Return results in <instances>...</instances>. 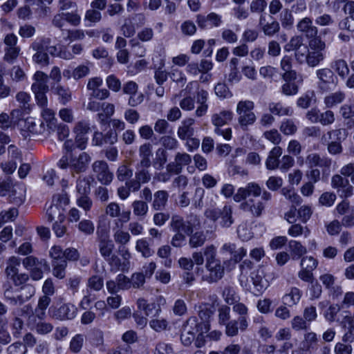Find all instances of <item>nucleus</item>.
Instances as JSON below:
<instances>
[{"mask_svg": "<svg viewBox=\"0 0 354 354\" xmlns=\"http://www.w3.org/2000/svg\"><path fill=\"white\" fill-rule=\"evenodd\" d=\"M305 233L307 236L310 234V230L308 227H304L301 224H293L288 230V234L292 237H297Z\"/></svg>", "mask_w": 354, "mask_h": 354, "instance_id": "58", "label": "nucleus"}, {"mask_svg": "<svg viewBox=\"0 0 354 354\" xmlns=\"http://www.w3.org/2000/svg\"><path fill=\"white\" fill-rule=\"evenodd\" d=\"M195 120L192 118H187L181 122L177 130V135L181 140H186L192 137L194 134V125Z\"/></svg>", "mask_w": 354, "mask_h": 354, "instance_id": "22", "label": "nucleus"}, {"mask_svg": "<svg viewBox=\"0 0 354 354\" xmlns=\"http://www.w3.org/2000/svg\"><path fill=\"white\" fill-rule=\"evenodd\" d=\"M91 160V158L86 152H82L78 156L69 153L62 156L58 161L57 165L62 169L69 168L73 176H74L75 174L86 171Z\"/></svg>", "mask_w": 354, "mask_h": 354, "instance_id": "1", "label": "nucleus"}, {"mask_svg": "<svg viewBox=\"0 0 354 354\" xmlns=\"http://www.w3.org/2000/svg\"><path fill=\"white\" fill-rule=\"evenodd\" d=\"M33 83L31 85V91H49L48 84V76L41 71H37L32 76Z\"/></svg>", "mask_w": 354, "mask_h": 354, "instance_id": "24", "label": "nucleus"}, {"mask_svg": "<svg viewBox=\"0 0 354 354\" xmlns=\"http://www.w3.org/2000/svg\"><path fill=\"white\" fill-rule=\"evenodd\" d=\"M77 314V308L71 304H64L55 310L53 317L60 320L72 319Z\"/></svg>", "mask_w": 354, "mask_h": 354, "instance_id": "19", "label": "nucleus"}, {"mask_svg": "<svg viewBox=\"0 0 354 354\" xmlns=\"http://www.w3.org/2000/svg\"><path fill=\"white\" fill-rule=\"evenodd\" d=\"M24 129L22 131L29 132L33 135H41L46 131V127L44 122H41L37 125L35 120L32 118L28 117L24 120Z\"/></svg>", "mask_w": 354, "mask_h": 354, "instance_id": "28", "label": "nucleus"}, {"mask_svg": "<svg viewBox=\"0 0 354 354\" xmlns=\"http://www.w3.org/2000/svg\"><path fill=\"white\" fill-rule=\"evenodd\" d=\"M22 263L27 270L30 271V276L33 280H39L42 278L44 261H39L33 256H29L24 259Z\"/></svg>", "mask_w": 354, "mask_h": 354, "instance_id": "9", "label": "nucleus"}, {"mask_svg": "<svg viewBox=\"0 0 354 354\" xmlns=\"http://www.w3.org/2000/svg\"><path fill=\"white\" fill-rule=\"evenodd\" d=\"M233 113L230 110H223L212 115L211 121L215 129L220 128L230 122L233 119Z\"/></svg>", "mask_w": 354, "mask_h": 354, "instance_id": "25", "label": "nucleus"}, {"mask_svg": "<svg viewBox=\"0 0 354 354\" xmlns=\"http://www.w3.org/2000/svg\"><path fill=\"white\" fill-rule=\"evenodd\" d=\"M232 310L238 315V322H239V328L241 332L245 331L249 326L248 322V308L243 303H235L232 307Z\"/></svg>", "mask_w": 354, "mask_h": 354, "instance_id": "18", "label": "nucleus"}, {"mask_svg": "<svg viewBox=\"0 0 354 354\" xmlns=\"http://www.w3.org/2000/svg\"><path fill=\"white\" fill-rule=\"evenodd\" d=\"M205 215L211 220L217 221L218 225L223 228L230 227L234 221L233 209L232 206L229 205H226L222 208L207 210Z\"/></svg>", "mask_w": 354, "mask_h": 354, "instance_id": "5", "label": "nucleus"}, {"mask_svg": "<svg viewBox=\"0 0 354 354\" xmlns=\"http://www.w3.org/2000/svg\"><path fill=\"white\" fill-rule=\"evenodd\" d=\"M243 201L239 206L241 210L250 212L255 217H259L262 214L265 205L261 201H257L254 198Z\"/></svg>", "mask_w": 354, "mask_h": 354, "instance_id": "15", "label": "nucleus"}, {"mask_svg": "<svg viewBox=\"0 0 354 354\" xmlns=\"http://www.w3.org/2000/svg\"><path fill=\"white\" fill-rule=\"evenodd\" d=\"M90 131V124L86 120L78 121L73 127V132L77 136H86Z\"/></svg>", "mask_w": 354, "mask_h": 354, "instance_id": "56", "label": "nucleus"}, {"mask_svg": "<svg viewBox=\"0 0 354 354\" xmlns=\"http://www.w3.org/2000/svg\"><path fill=\"white\" fill-rule=\"evenodd\" d=\"M317 342V335L314 332H307L304 335V341L302 342L303 349L308 351L313 348Z\"/></svg>", "mask_w": 354, "mask_h": 354, "instance_id": "48", "label": "nucleus"}, {"mask_svg": "<svg viewBox=\"0 0 354 354\" xmlns=\"http://www.w3.org/2000/svg\"><path fill=\"white\" fill-rule=\"evenodd\" d=\"M133 176V171L127 165L120 166L117 171V178L120 181H127Z\"/></svg>", "mask_w": 354, "mask_h": 354, "instance_id": "64", "label": "nucleus"}, {"mask_svg": "<svg viewBox=\"0 0 354 354\" xmlns=\"http://www.w3.org/2000/svg\"><path fill=\"white\" fill-rule=\"evenodd\" d=\"M315 94L314 91H308L298 98L297 104L301 109H307L310 106L313 100H315Z\"/></svg>", "mask_w": 354, "mask_h": 354, "instance_id": "51", "label": "nucleus"}, {"mask_svg": "<svg viewBox=\"0 0 354 354\" xmlns=\"http://www.w3.org/2000/svg\"><path fill=\"white\" fill-rule=\"evenodd\" d=\"M50 39L49 38H37L31 44V48L35 51H46Z\"/></svg>", "mask_w": 354, "mask_h": 354, "instance_id": "57", "label": "nucleus"}, {"mask_svg": "<svg viewBox=\"0 0 354 354\" xmlns=\"http://www.w3.org/2000/svg\"><path fill=\"white\" fill-rule=\"evenodd\" d=\"M122 227H113V239L117 244L122 245H127L131 240V234L129 232L122 230Z\"/></svg>", "mask_w": 354, "mask_h": 354, "instance_id": "38", "label": "nucleus"}, {"mask_svg": "<svg viewBox=\"0 0 354 354\" xmlns=\"http://www.w3.org/2000/svg\"><path fill=\"white\" fill-rule=\"evenodd\" d=\"M342 223L338 220H333L325 223L326 232L330 236L339 234L342 230Z\"/></svg>", "mask_w": 354, "mask_h": 354, "instance_id": "62", "label": "nucleus"}, {"mask_svg": "<svg viewBox=\"0 0 354 354\" xmlns=\"http://www.w3.org/2000/svg\"><path fill=\"white\" fill-rule=\"evenodd\" d=\"M330 0H313L310 4V12L314 15H321Z\"/></svg>", "mask_w": 354, "mask_h": 354, "instance_id": "55", "label": "nucleus"}, {"mask_svg": "<svg viewBox=\"0 0 354 354\" xmlns=\"http://www.w3.org/2000/svg\"><path fill=\"white\" fill-rule=\"evenodd\" d=\"M63 199L60 195H55L53 197L52 203L46 209V216L49 222H52L56 218L61 222H64L65 216L64 210L59 205Z\"/></svg>", "mask_w": 354, "mask_h": 354, "instance_id": "12", "label": "nucleus"}, {"mask_svg": "<svg viewBox=\"0 0 354 354\" xmlns=\"http://www.w3.org/2000/svg\"><path fill=\"white\" fill-rule=\"evenodd\" d=\"M167 161V151L159 148L156 151V158L153 161V166L157 170H161Z\"/></svg>", "mask_w": 354, "mask_h": 354, "instance_id": "42", "label": "nucleus"}, {"mask_svg": "<svg viewBox=\"0 0 354 354\" xmlns=\"http://www.w3.org/2000/svg\"><path fill=\"white\" fill-rule=\"evenodd\" d=\"M54 93L59 97V100L61 104H66L71 100V92L68 88L64 87L62 85H57L54 88Z\"/></svg>", "mask_w": 354, "mask_h": 354, "instance_id": "41", "label": "nucleus"}, {"mask_svg": "<svg viewBox=\"0 0 354 354\" xmlns=\"http://www.w3.org/2000/svg\"><path fill=\"white\" fill-rule=\"evenodd\" d=\"M345 99V93L339 91L330 93L324 98V103L327 108H333L342 103Z\"/></svg>", "mask_w": 354, "mask_h": 354, "instance_id": "35", "label": "nucleus"}, {"mask_svg": "<svg viewBox=\"0 0 354 354\" xmlns=\"http://www.w3.org/2000/svg\"><path fill=\"white\" fill-rule=\"evenodd\" d=\"M20 50L19 46L5 47L3 59L8 63H12L18 57Z\"/></svg>", "mask_w": 354, "mask_h": 354, "instance_id": "52", "label": "nucleus"}, {"mask_svg": "<svg viewBox=\"0 0 354 354\" xmlns=\"http://www.w3.org/2000/svg\"><path fill=\"white\" fill-rule=\"evenodd\" d=\"M288 248L290 255L293 260L302 258L307 253V248L303 245L301 242L295 240H291L288 243Z\"/></svg>", "mask_w": 354, "mask_h": 354, "instance_id": "29", "label": "nucleus"}, {"mask_svg": "<svg viewBox=\"0 0 354 354\" xmlns=\"http://www.w3.org/2000/svg\"><path fill=\"white\" fill-rule=\"evenodd\" d=\"M331 68L342 78H345L349 73V68L344 59H337L331 64Z\"/></svg>", "mask_w": 354, "mask_h": 354, "instance_id": "44", "label": "nucleus"}, {"mask_svg": "<svg viewBox=\"0 0 354 354\" xmlns=\"http://www.w3.org/2000/svg\"><path fill=\"white\" fill-rule=\"evenodd\" d=\"M251 279L254 285V294H261L269 286V281L265 278L263 269H258L252 272Z\"/></svg>", "mask_w": 354, "mask_h": 354, "instance_id": "16", "label": "nucleus"}, {"mask_svg": "<svg viewBox=\"0 0 354 354\" xmlns=\"http://www.w3.org/2000/svg\"><path fill=\"white\" fill-rule=\"evenodd\" d=\"M16 101L19 104V107L24 110L26 114H28L32 110L31 96L25 91H19L16 94Z\"/></svg>", "mask_w": 354, "mask_h": 354, "instance_id": "31", "label": "nucleus"}, {"mask_svg": "<svg viewBox=\"0 0 354 354\" xmlns=\"http://www.w3.org/2000/svg\"><path fill=\"white\" fill-rule=\"evenodd\" d=\"M18 216V210L16 208H11L9 210H4L0 212V227L3 223L12 221Z\"/></svg>", "mask_w": 354, "mask_h": 354, "instance_id": "59", "label": "nucleus"}, {"mask_svg": "<svg viewBox=\"0 0 354 354\" xmlns=\"http://www.w3.org/2000/svg\"><path fill=\"white\" fill-rule=\"evenodd\" d=\"M35 95L37 105L40 108H46L48 106V100L46 93L48 91H32Z\"/></svg>", "mask_w": 354, "mask_h": 354, "instance_id": "60", "label": "nucleus"}, {"mask_svg": "<svg viewBox=\"0 0 354 354\" xmlns=\"http://www.w3.org/2000/svg\"><path fill=\"white\" fill-rule=\"evenodd\" d=\"M152 207L155 210L163 209L167 203L169 194L165 190H159L155 192L153 195Z\"/></svg>", "mask_w": 354, "mask_h": 354, "instance_id": "32", "label": "nucleus"}, {"mask_svg": "<svg viewBox=\"0 0 354 354\" xmlns=\"http://www.w3.org/2000/svg\"><path fill=\"white\" fill-rule=\"evenodd\" d=\"M133 214L140 218H145L148 212L149 206L145 201L136 200L132 204Z\"/></svg>", "mask_w": 354, "mask_h": 354, "instance_id": "39", "label": "nucleus"}, {"mask_svg": "<svg viewBox=\"0 0 354 354\" xmlns=\"http://www.w3.org/2000/svg\"><path fill=\"white\" fill-rule=\"evenodd\" d=\"M53 274L59 279H64L66 275V268L67 266L66 260L52 261Z\"/></svg>", "mask_w": 354, "mask_h": 354, "instance_id": "45", "label": "nucleus"}, {"mask_svg": "<svg viewBox=\"0 0 354 354\" xmlns=\"http://www.w3.org/2000/svg\"><path fill=\"white\" fill-rule=\"evenodd\" d=\"M150 167H140V165H136V178L141 183L145 184L151 180V174L148 169Z\"/></svg>", "mask_w": 354, "mask_h": 354, "instance_id": "50", "label": "nucleus"}, {"mask_svg": "<svg viewBox=\"0 0 354 354\" xmlns=\"http://www.w3.org/2000/svg\"><path fill=\"white\" fill-rule=\"evenodd\" d=\"M315 75L317 79V88L322 93L328 92L337 84V79L330 68H319L316 71Z\"/></svg>", "mask_w": 354, "mask_h": 354, "instance_id": "6", "label": "nucleus"}, {"mask_svg": "<svg viewBox=\"0 0 354 354\" xmlns=\"http://www.w3.org/2000/svg\"><path fill=\"white\" fill-rule=\"evenodd\" d=\"M206 241V235L203 231L196 232L192 233L189 239V245L191 248H197L203 246Z\"/></svg>", "mask_w": 354, "mask_h": 354, "instance_id": "40", "label": "nucleus"}, {"mask_svg": "<svg viewBox=\"0 0 354 354\" xmlns=\"http://www.w3.org/2000/svg\"><path fill=\"white\" fill-rule=\"evenodd\" d=\"M297 29L299 32L304 34L307 37L316 38L318 33L317 28L313 25V20L308 17L302 18L297 24Z\"/></svg>", "mask_w": 354, "mask_h": 354, "instance_id": "17", "label": "nucleus"}, {"mask_svg": "<svg viewBox=\"0 0 354 354\" xmlns=\"http://www.w3.org/2000/svg\"><path fill=\"white\" fill-rule=\"evenodd\" d=\"M283 150L281 147L276 146L269 152L268 156L266 160V167L269 170H274L279 168L280 156Z\"/></svg>", "mask_w": 354, "mask_h": 354, "instance_id": "26", "label": "nucleus"}, {"mask_svg": "<svg viewBox=\"0 0 354 354\" xmlns=\"http://www.w3.org/2000/svg\"><path fill=\"white\" fill-rule=\"evenodd\" d=\"M20 263V259L16 257H12L9 259L6 269V273L8 277L11 279L19 272L18 267Z\"/></svg>", "mask_w": 354, "mask_h": 354, "instance_id": "47", "label": "nucleus"}, {"mask_svg": "<svg viewBox=\"0 0 354 354\" xmlns=\"http://www.w3.org/2000/svg\"><path fill=\"white\" fill-rule=\"evenodd\" d=\"M105 213L111 218H119L114 221L115 227H123L124 223L130 220L131 212H122L120 205L116 202L109 203L105 207Z\"/></svg>", "mask_w": 354, "mask_h": 354, "instance_id": "7", "label": "nucleus"}, {"mask_svg": "<svg viewBox=\"0 0 354 354\" xmlns=\"http://www.w3.org/2000/svg\"><path fill=\"white\" fill-rule=\"evenodd\" d=\"M136 250L145 258H148L153 254V250L151 249L148 241L145 239H140L136 241Z\"/></svg>", "mask_w": 354, "mask_h": 354, "instance_id": "46", "label": "nucleus"}, {"mask_svg": "<svg viewBox=\"0 0 354 354\" xmlns=\"http://www.w3.org/2000/svg\"><path fill=\"white\" fill-rule=\"evenodd\" d=\"M268 109L271 113L279 116L291 115L293 113L291 107L285 106L281 102L270 103Z\"/></svg>", "mask_w": 354, "mask_h": 354, "instance_id": "33", "label": "nucleus"}, {"mask_svg": "<svg viewBox=\"0 0 354 354\" xmlns=\"http://www.w3.org/2000/svg\"><path fill=\"white\" fill-rule=\"evenodd\" d=\"M106 218L101 216L97 227V235L100 239L99 250L101 255L106 260L114 249V244L109 239V229L105 225Z\"/></svg>", "mask_w": 354, "mask_h": 354, "instance_id": "3", "label": "nucleus"}, {"mask_svg": "<svg viewBox=\"0 0 354 354\" xmlns=\"http://www.w3.org/2000/svg\"><path fill=\"white\" fill-rule=\"evenodd\" d=\"M91 179L86 176H80L77 180L76 189L79 195H88L91 192Z\"/></svg>", "mask_w": 354, "mask_h": 354, "instance_id": "36", "label": "nucleus"}, {"mask_svg": "<svg viewBox=\"0 0 354 354\" xmlns=\"http://www.w3.org/2000/svg\"><path fill=\"white\" fill-rule=\"evenodd\" d=\"M254 103L250 100H240L236 108V113L238 115V124L242 130L245 131L248 127L252 125L257 117L253 112Z\"/></svg>", "mask_w": 354, "mask_h": 354, "instance_id": "2", "label": "nucleus"}, {"mask_svg": "<svg viewBox=\"0 0 354 354\" xmlns=\"http://www.w3.org/2000/svg\"><path fill=\"white\" fill-rule=\"evenodd\" d=\"M40 109V115L42 118L41 122L44 123L46 131L55 130L57 122L55 111L48 106Z\"/></svg>", "mask_w": 354, "mask_h": 354, "instance_id": "23", "label": "nucleus"}, {"mask_svg": "<svg viewBox=\"0 0 354 354\" xmlns=\"http://www.w3.org/2000/svg\"><path fill=\"white\" fill-rule=\"evenodd\" d=\"M140 161L137 165L140 167H151L153 156V146L149 142L141 145L138 149Z\"/></svg>", "mask_w": 354, "mask_h": 354, "instance_id": "21", "label": "nucleus"}, {"mask_svg": "<svg viewBox=\"0 0 354 354\" xmlns=\"http://www.w3.org/2000/svg\"><path fill=\"white\" fill-rule=\"evenodd\" d=\"M171 229L175 232H185L187 234V225L184 219L178 215H173L170 223Z\"/></svg>", "mask_w": 354, "mask_h": 354, "instance_id": "43", "label": "nucleus"}, {"mask_svg": "<svg viewBox=\"0 0 354 354\" xmlns=\"http://www.w3.org/2000/svg\"><path fill=\"white\" fill-rule=\"evenodd\" d=\"M291 327L294 330L300 331L308 329L309 324L304 317L296 315L291 320Z\"/></svg>", "mask_w": 354, "mask_h": 354, "instance_id": "54", "label": "nucleus"}, {"mask_svg": "<svg viewBox=\"0 0 354 354\" xmlns=\"http://www.w3.org/2000/svg\"><path fill=\"white\" fill-rule=\"evenodd\" d=\"M196 88L197 89L196 93V98L197 104H207L208 93L207 91L200 88L197 82L192 81L187 84L186 89L188 91V93L192 88Z\"/></svg>", "mask_w": 354, "mask_h": 354, "instance_id": "34", "label": "nucleus"}, {"mask_svg": "<svg viewBox=\"0 0 354 354\" xmlns=\"http://www.w3.org/2000/svg\"><path fill=\"white\" fill-rule=\"evenodd\" d=\"M93 175L103 185H109L113 180V174L110 171L107 163L102 160H96L92 165Z\"/></svg>", "mask_w": 354, "mask_h": 354, "instance_id": "8", "label": "nucleus"}, {"mask_svg": "<svg viewBox=\"0 0 354 354\" xmlns=\"http://www.w3.org/2000/svg\"><path fill=\"white\" fill-rule=\"evenodd\" d=\"M301 297V291L296 288H291L290 291L283 295L282 299L285 305L292 307L297 305Z\"/></svg>", "mask_w": 354, "mask_h": 354, "instance_id": "30", "label": "nucleus"}, {"mask_svg": "<svg viewBox=\"0 0 354 354\" xmlns=\"http://www.w3.org/2000/svg\"><path fill=\"white\" fill-rule=\"evenodd\" d=\"M205 268L208 274L203 277V279L209 283L216 282L224 275V267L221 265L220 260L205 263Z\"/></svg>", "mask_w": 354, "mask_h": 354, "instance_id": "14", "label": "nucleus"}, {"mask_svg": "<svg viewBox=\"0 0 354 354\" xmlns=\"http://www.w3.org/2000/svg\"><path fill=\"white\" fill-rule=\"evenodd\" d=\"M343 175L336 174L331 178V186L341 197L347 198L353 194V187Z\"/></svg>", "mask_w": 354, "mask_h": 354, "instance_id": "10", "label": "nucleus"}, {"mask_svg": "<svg viewBox=\"0 0 354 354\" xmlns=\"http://www.w3.org/2000/svg\"><path fill=\"white\" fill-rule=\"evenodd\" d=\"M308 46L306 62L310 67H315L325 58L324 51L326 49V44L321 38L316 37L309 41Z\"/></svg>", "mask_w": 354, "mask_h": 354, "instance_id": "4", "label": "nucleus"}, {"mask_svg": "<svg viewBox=\"0 0 354 354\" xmlns=\"http://www.w3.org/2000/svg\"><path fill=\"white\" fill-rule=\"evenodd\" d=\"M50 298L48 296L43 295L39 299L37 306L35 309V314L37 317L43 319L46 316V310L50 303Z\"/></svg>", "mask_w": 354, "mask_h": 354, "instance_id": "37", "label": "nucleus"}, {"mask_svg": "<svg viewBox=\"0 0 354 354\" xmlns=\"http://www.w3.org/2000/svg\"><path fill=\"white\" fill-rule=\"evenodd\" d=\"M196 326V322L194 317L189 318L185 324L181 334V342L185 346H189L195 339L196 331L194 330V326Z\"/></svg>", "mask_w": 354, "mask_h": 354, "instance_id": "20", "label": "nucleus"}, {"mask_svg": "<svg viewBox=\"0 0 354 354\" xmlns=\"http://www.w3.org/2000/svg\"><path fill=\"white\" fill-rule=\"evenodd\" d=\"M262 189L260 185L256 183H249L244 187H240L237 189L236 193L233 196L234 201L239 203L245 200L248 197L252 196L254 197L260 196Z\"/></svg>", "mask_w": 354, "mask_h": 354, "instance_id": "11", "label": "nucleus"}, {"mask_svg": "<svg viewBox=\"0 0 354 354\" xmlns=\"http://www.w3.org/2000/svg\"><path fill=\"white\" fill-rule=\"evenodd\" d=\"M306 162L309 168L315 167H328L331 160L326 158H322L318 153H312L307 156Z\"/></svg>", "mask_w": 354, "mask_h": 354, "instance_id": "27", "label": "nucleus"}, {"mask_svg": "<svg viewBox=\"0 0 354 354\" xmlns=\"http://www.w3.org/2000/svg\"><path fill=\"white\" fill-rule=\"evenodd\" d=\"M192 162V157L185 152H177L175 154L174 161L167 165V169L173 171L174 174H179L184 166L188 165Z\"/></svg>", "mask_w": 354, "mask_h": 354, "instance_id": "13", "label": "nucleus"}, {"mask_svg": "<svg viewBox=\"0 0 354 354\" xmlns=\"http://www.w3.org/2000/svg\"><path fill=\"white\" fill-rule=\"evenodd\" d=\"M84 342V335L82 334L75 335L71 340L69 350L73 353H78L82 350Z\"/></svg>", "mask_w": 354, "mask_h": 354, "instance_id": "49", "label": "nucleus"}, {"mask_svg": "<svg viewBox=\"0 0 354 354\" xmlns=\"http://www.w3.org/2000/svg\"><path fill=\"white\" fill-rule=\"evenodd\" d=\"M186 222L187 234H192L194 229H198L201 227L200 219L198 216L195 214H190Z\"/></svg>", "mask_w": 354, "mask_h": 354, "instance_id": "63", "label": "nucleus"}, {"mask_svg": "<svg viewBox=\"0 0 354 354\" xmlns=\"http://www.w3.org/2000/svg\"><path fill=\"white\" fill-rule=\"evenodd\" d=\"M204 257H205V263L214 262L219 260L216 258V248L214 245L210 244L207 245L203 249V252Z\"/></svg>", "mask_w": 354, "mask_h": 354, "instance_id": "61", "label": "nucleus"}, {"mask_svg": "<svg viewBox=\"0 0 354 354\" xmlns=\"http://www.w3.org/2000/svg\"><path fill=\"white\" fill-rule=\"evenodd\" d=\"M281 193L286 199L293 204L299 205L302 202V199L300 196L298 195L292 189L283 187L281 189Z\"/></svg>", "mask_w": 354, "mask_h": 354, "instance_id": "53", "label": "nucleus"}]
</instances>
